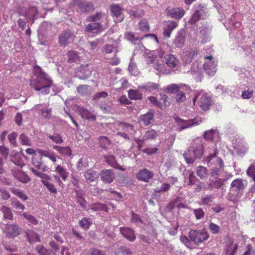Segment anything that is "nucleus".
<instances>
[{"label":"nucleus","instance_id":"nucleus-1","mask_svg":"<svg viewBox=\"0 0 255 255\" xmlns=\"http://www.w3.org/2000/svg\"><path fill=\"white\" fill-rule=\"evenodd\" d=\"M52 83L51 80L48 78L47 74L40 69L39 74L31 79L30 86L36 91L42 90V94H47L49 93V88Z\"/></svg>","mask_w":255,"mask_h":255},{"label":"nucleus","instance_id":"nucleus-2","mask_svg":"<svg viewBox=\"0 0 255 255\" xmlns=\"http://www.w3.org/2000/svg\"><path fill=\"white\" fill-rule=\"evenodd\" d=\"M244 188L245 185L243 179H236L233 180L228 195V200L234 203L237 202L243 195Z\"/></svg>","mask_w":255,"mask_h":255},{"label":"nucleus","instance_id":"nucleus-3","mask_svg":"<svg viewBox=\"0 0 255 255\" xmlns=\"http://www.w3.org/2000/svg\"><path fill=\"white\" fill-rule=\"evenodd\" d=\"M189 237L195 244L199 245L208 240L209 235L204 230H191L189 233Z\"/></svg>","mask_w":255,"mask_h":255},{"label":"nucleus","instance_id":"nucleus-4","mask_svg":"<svg viewBox=\"0 0 255 255\" xmlns=\"http://www.w3.org/2000/svg\"><path fill=\"white\" fill-rule=\"evenodd\" d=\"M204 152V147L200 143L196 147L188 149L183 154L185 159H196L201 158Z\"/></svg>","mask_w":255,"mask_h":255},{"label":"nucleus","instance_id":"nucleus-5","mask_svg":"<svg viewBox=\"0 0 255 255\" xmlns=\"http://www.w3.org/2000/svg\"><path fill=\"white\" fill-rule=\"evenodd\" d=\"M22 229L17 223L7 224L3 231L6 238L10 239L19 236Z\"/></svg>","mask_w":255,"mask_h":255},{"label":"nucleus","instance_id":"nucleus-6","mask_svg":"<svg viewBox=\"0 0 255 255\" xmlns=\"http://www.w3.org/2000/svg\"><path fill=\"white\" fill-rule=\"evenodd\" d=\"M127 37L131 41H137L139 39L143 40L145 44H151L154 42L159 43L157 36L154 34H148L145 35L141 38L135 37L134 33L132 32L127 33Z\"/></svg>","mask_w":255,"mask_h":255},{"label":"nucleus","instance_id":"nucleus-7","mask_svg":"<svg viewBox=\"0 0 255 255\" xmlns=\"http://www.w3.org/2000/svg\"><path fill=\"white\" fill-rule=\"evenodd\" d=\"M74 38V34L71 31H63L58 36V44L60 46L65 47L73 41Z\"/></svg>","mask_w":255,"mask_h":255},{"label":"nucleus","instance_id":"nucleus-8","mask_svg":"<svg viewBox=\"0 0 255 255\" xmlns=\"http://www.w3.org/2000/svg\"><path fill=\"white\" fill-rule=\"evenodd\" d=\"M75 4L78 7V11L82 13L86 14L92 13L95 9L94 4L92 2L80 1L77 0L75 2Z\"/></svg>","mask_w":255,"mask_h":255},{"label":"nucleus","instance_id":"nucleus-9","mask_svg":"<svg viewBox=\"0 0 255 255\" xmlns=\"http://www.w3.org/2000/svg\"><path fill=\"white\" fill-rule=\"evenodd\" d=\"M11 173L13 177L19 182L25 184L31 180V178L24 171L15 168H12Z\"/></svg>","mask_w":255,"mask_h":255},{"label":"nucleus","instance_id":"nucleus-10","mask_svg":"<svg viewBox=\"0 0 255 255\" xmlns=\"http://www.w3.org/2000/svg\"><path fill=\"white\" fill-rule=\"evenodd\" d=\"M166 15L171 18L179 19L185 13L184 9L181 7H167L165 9Z\"/></svg>","mask_w":255,"mask_h":255},{"label":"nucleus","instance_id":"nucleus-11","mask_svg":"<svg viewBox=\"0 0 255 255\" xmlns=\"http://www.w3.org/2000/svg\"><path fill=\"white\" fill-rule=\"evenodd\" d=\"M199 106L203 111L209 110L211 105V98L206 93L200 94L199 95Z\"/></svg>","mask_w":255,"mask_h":255},{"label":"nucleus","instance_id":"nucleus-12","mask_svg":"<svg viewBox=\"0 0 255 255\" xmlns=\"http://www.w3.org/2000/svg\"><path fill=\"white\" fill-rule=\"evenodd\" d=\"M110 10L115 22H120L123 20L124 16L122 14V8L121 6L117 4H112L110 6Z\"/></svg>","mask_w":255,"mask_h":255},{"label":"nucleus","instance_id":"nucleus-13","mask_svg":"<svg viewBox=\"0 0 255 255\" xmlns=\"http://www.w3.org/2000/svg\"><path fill=\"white\" fill-rule=\"evenodd\" d=\"M87 20L89 22H101L102 24L104 22L106 24L108 23V16L105 13L98 12L89 16Z\"/></svg>","mask_w":255,"mask_h":255},{"label":"nucleus","instance_id":"nucleus-14","mask_svg":"<svg viewBox=\"0 0 255 255\" xmlns=\"http://www.w3.org/2000/svg\"><path fill=\"white\" fill-rule=\"evenodd\" d=\"M120 233L130 242H134L136 239V236L133 230L130 228L122 227L120 228Z\"/></svg>","mask_w":255,"mask_h":255},{"label":"nucleus","instance_id":"nucleus-15","mask_svg":"<svg viewBox=\"0 0 255 255\" xmlns=\"http://www.w3.org/2000/svg\"><path fill=\"white\" fill-rule=\"evenodd\" d=\"M154 174L146 168L140 170L136 174V178L138 180L145 182H149L150 179L152 178Z\"/></svg>","mask_w":255,"mask_h":255},{"label":"nucleus","instance_id":"nucleus-16","mask_svg":"<svg viewBox=\"0 0 255 255\" xmlns=\"http://www.w3.org/2000/svg\"><path fill=\"white\" fill-rule=\"evenodd\" d=\"M34 108L43 118L50 119L52 117L51 109L48 106L44 107L42 104H37Z\"/></svg>","mask_w":255,"mask_h":255},{"label":"nucleus","instance_id":"nucleus-17","mask_svg":"<svg viewBox=\"0 0 255 255\" xmlns=\"http://www.w3.org/2000/svg\"><path fill=\"white\" fill-rule=\"evenodd\" d=\"M178 22L168 20L164 24L163 31V35L166 38H169L171 36L172 31L177 27Z\"/></svg>","mask_w":255,"mask_h":255},{"label":"nucleus","instance_id":"nucleus-18","mask_svg":"<svg viewBox=\"0 0 255 255\" xmlns=\"http://www.w3.org/2000/svg\"><path fill=\"white\" fill-rule=\"evenodd\" d=\"M154 114L149 111L148 113L142 115L139 118V122L141 126H148L154 121Z\"/></svg>","mask_w":255,"mask_h":255},{"label":"nucleus","instance_id":"nucleus-19","mask_svg":"<svg viewBox=\"0 0 255 255\" xmlns=\"http://www.w3.org/2000/svg\"><path fill=\"white\" fill-rule=\"evenodd\" d=\"M114 173L112 170H103L101 173V178L105 183H112L114 179Z\"/></svg>","mask_w":255,"mask_h":255},{"label":"nucleus","instance_id":"nucleus-20","mask_svg":"<svg viewBox=\"0 0 255 255\" xmlns=\"http://www.w3.org/2000/svg\"><path fill=\"white\" fill-rule=\"evenodd\" d=\"M217 64L214 61H206L204 64V69L210 76L214 75L217 71Z\"/></svg>","mask_w":255,"mask_h":255},{"label":"nucleus","instance_id":"nucleus-21","mask_svg":"<svg viewBox=\"0 0 255 255\" xmlns=\"http://www.w3.org/2000/svg\"><path fill=\"white\" fill-rule=\"evenodd\" d=\"M25 236L27 238V242L30 244L34 242H40L41 239L39 235L32 230H28L25 231Z\"/></svg>","mask_w":255,"mask_h":255},{"label":"nucleus","instance_id":"nucleus-22","mask_svg":"<svg viewBox=\"0 0 255 255\" xmlns=\"http://www.w3.org/2000/svg\"><path fill=\"white\" fill-rule=\"evenodd\" d=\"M148 100L152 103L154 106L160 107V105L165 106H168L169 102L167 101V97L166 95H163L161 99V101L158 102L155 97L153 96H150L148 98Z\"/></svg>","mask_w":255,"mask_h":255},{"label":"nucleus","instance_id":"nucleus-23","mask_svg":"<svg viewBox=\"0 0 255 255\" xmlns=\"http://www.w3.org/2000/svg\"><path fill=\"white\" fill-rule=\"evenodd\" d=\"M165 63L170 68H175L178 63V60L171 54H167L164 56Z\"/></svg>","mask_w":255,"mask_h":255},{"label":"nucleus","instance_id":"nucleus-24","mask_svg":"<svg viewBox=\"0 0 255 255\" xmlns=\"http://www.w3.org/2000/svg\"><path fill=\"white\" fill-rule=\"evenodd\" d=\"M37 153L39 154L41 158L45 157L49 159H56V156L55 154L50 150H43L37 149Z\"/></svg>","mask_w":255,"mask_h":255},{"label":"nucleus","instance_id":"nucleus-25","mask_svg":"<svg viewBox=\"0 0 255 255\" xmlns=\"http://www.w3.org/2000/svg\"><path fill=\"white\" fill-rule=\"evenodd\" d=\"M99 177V173L97 171L92 169H89L85 174V177L87 183H90L94 181Z\"/></svg>","mask_w":255,"mask_h":255},{"label":"nucleus","instance_id":"nucleus-26","mask_svg":"<svg viewBox=\"0 0 255 255\" xmlns=\"http://www.w3.org/2000/svg\"><path fill=\"white\" fill-rule=\"evenodd\" d=\"M0 210L3 214V218L6 220L12 221L13 220V214L11 209L5 205H2Z\"/></svg>","mask_w":255,"mask_h":255},{"label":"nucleus","instance_id":"nucleus-27","mask_svg":"<svg viewBox=\"0 0 255 255\" xmlns=\"http://www.w3.org/2000/svg\"><path fill=\"white\" fill-rule=\"evenodd\" d=\"M92 224V220L90 218L84 217L79 221V226L85 231L88 230Z\"/></svg>","mask_w":255,"mask_h":255},{"label":"nucleus","instance_id":"nucleus-28","mask_svg":"<svg viewBox=\"0 0 255 255\" xmlns=\"http://www.w3.org/2000/svg\"><path fill=\"white\" fill-rule=\"evenodd\" d=\"M10 191L14 195L20 198L22 201H25L28 199V197L21 190L12 187L10 188Z\"/></svg>","mask_w":255,"mask_h":255},{"label":"nucleus","instance_id":"nucleus-29","mask_svg":"<svg viewBox=\"0 0 255 255\" xmlns=\"http://www.w3.org/2000/svg\"><path fill=\"white\" fill-rule=\"evenodd\" d=\"M80 114L82 118L88 120H96V116L83 108H80L79 110Z\"/></svg>","mask_w":255,"mask_h":255},{"label":"nucleus","instance_id":"nucleus-30","mask_svg":"<svg viewBox=\"0 0 255 255\" xmlns=\"http://www.w3.org/2000/svg\"><path fill=\"white\" fill-rule=\"evenodd\" d=\"M90 209L93 211H105L107 213L109 212L107 206L100 203H96L90 205Z\"/></svg>","mask_w":255,"mask_h":255},{"label":"nucleus","instance_id":"nucleus-31","mask_svg":"<svg viewBox=\"0 0 255 255\" xmlns=\"http://www.w3.org/2000/svg\"><path fill=\"white\" fill-rule=\"evenodd\" d=\"M128 97L130 100H140L142 99V94L137 90L130 89L128 91Z\"/></svg>","mask_w":255,"mask_h":255},{"label":"nucleus","instance_id":"nucleus-32","mask_svg":"<svg viewBox=\"0 0 255 255\" xmlns=\"http://www.w3.org/2000/svg\"><path fill=\"white\" fill-rule=\"evenodd\" d=\"M159 87V84L153 82H148L145 85L139 86V88L144 89L149 92H152L157 90Z\"/></svg>","mask_w":255,"mask_h":255},{"label":"nucleus","instance_id":"nucleus-33","mask_svg":"<svg viewBox=\"0 0 255 255\" xmlns=\"http://www.w3.org/2000/svg\"><path fill=\"white\" fill-rule=\"evenodd\" d=\"M35 249L38 255H54V252L52 250L47 249L43 245H38L36 247Z\"/></svg>","mask_w":255,"mask_h":255},{"label":"nucleus","instance_id":"nucleus-34","mask_svg":"<svg viewBox=\"0 0 255 255\" xmlns=\"http://www.w3.org/2000/svg\"><path fill=\"white\" fill-rule=\"evenodd\" d=\"M103 28V25L101 22H93L86 25L85 30L87 32H91L93 30L101 29Z\"/></svg>","mask_w":255,"mask_h":255},{"label":"nucleus","instance_id":"nucleus-35","mask_svg":"<svg viewBox=\"0 0 255 255\" xmlns=\"http://www.w3.org/2000/svg\"><path fill=\"white\" fill-rule=\"evenodd\" d=\"M202 123V119L201 118L196 117L193 120L187 121L185 122V125L181 127V129H185L192 126L193 125H198Z\"/></svg>","mask_w":255,"mask_h":255},{"label":"nucleus","instance_id":"nucleus-36","mask_svg":"<svg viewBox=\"0 0 255 255\" xmlns=\"http://www.w3.org/2000/svg\"><path fill=\"white\" fill-rule=\"evenodd\" d=\"M237 151V154L240 156L245 155L248 151V146L247 144L241 143L235 147Z\"/></svg>","mask_w":255,"mask_h":255},{"label":"nucleus","instance_id":"nucleus-37","mask_svg":"<svg viewBox=\"0 0 255 255\" xmlns=\"http://www.w3.org/2000/svg\"><path fill=\"white\" fill-rule=\"evenodd\" d=\"M238 245L235 244L233 246V243H231L229 245L226 247L225 249V253L226 255H235L236 254Z\"/></svg>","mask_w":255,"mask_h":255},{"label":"nucleus","instance_id":"nucleus-38","mask_svg":"<svg viewBox=\"0 0 255 255\" xmlns=\"http://www.w3.org/2000/svg\"><path fill=\"white\" fill-rule=\"evenodd\" d=\"M11 207L16 210H24L25 207L17 198H13L10 200Z\"/></svg>","mask_w":255,"mask_h":255},{"label":"nucleus","instance_id":"nucleus-39","mask_svg":"<svg viewBox=\"0 0 255 255\" xmlns=\"http://www.w3.org/2000/svg\"><path fill=\"white\" fill-rule=\"evenodd\" d=\"M198 51L197 49H190L187 53H185L183 58L186 59V61L188 62H191L193 58L198 54Z\"/></svg>","mask_w":255,"mask_h":255},{"label":"nucleus","instance_id":"nucleus-40","mask_svg":"<svg viewBox=\"0 0 255 255\" xmlns=\"http://www.w3.org/2000/svg\"><path fill=\"white\" fill-rule=\"evenodd\" d=\"M41 182L51 194H57V190L54 184L44 179L41 180Z\"/></svg>","mask_w":255,"mask_h":255},{"label":"nucleus","instance_id":"nucleus-41","mask_svg":"<svg viewBox=\"0 0 255 255\" xmlns=\"http://www.w3.org/2000/svg\"><path fill=\"white\" fill-rule=\"evenodd\" d=\"M100 146L103 148H107L111 144L110 139L106 136H101L98 138Z\"/></svg>","mask_w":255,"mask_h":255},{"label":"nucleus","instance_id":"nucleus-42","mask_svg":"<svg viewBox=\"0 0 255 255\" xmlns=\"http://www.w3.org/2000/svg\"><path fill=\"white\" fill-rule=\"evenodd\" d=\"M197 174L201 179H204L208 176V171L207 168L200 166L198 167Z\"/></svg>","mask_w":255,"mask_h":255},{"label":"nucleus","instance_id":"nucleus-43","mask_svg":"<svg viewBox=\"0 0 255 255\" xmlns=\"http://www.w3.org/2000/svg\"><path fill=\"white\" fill-rule=\"evenodd\" d=\"M223 185V181L222 180L221 178L218 180H216L215 181H211V183L208 184V189H219Z\"/></svg>","mask_w":255,"mask_h":255},{"label":"nucleus","instance_id":"nucleus-44","mask_svg":"<svg viewBox=\"0 0 255 255\" xmlns=\"http://www.w3.org/2000/svg\"><path fill=\"white\" fill-rule=\"evenodd\" d=\"M215 198L214 195H208L203 197L201 199V202L202 205L210 206L211 205L212 202Z\"/></svg>","mask_w":255,"mask_h":255},{"label":"nucleus","instance_id":"nucleus-45","mask_svg":"<svg viewBox=\"0 0 255 255\" xmlns=\"http://www.w3.org/2000/svg\"><path fill=\"white\" fill-rule=\"evenodd\" d=\"M21 216L26 219L31 224L37 225L38 224V220L34 216L28 214L27 213L24 212L22 214Z\"/></svg>","mask_w":255,"mask_h":255},{"label":"nucleus","instance_id":"nucleus-46","mask_svg":"<svg viewBox=\"0 0 255 255\" xmlns=\"http://www.w3.org/2000/svg\"><path fill=\"white\" fill-rule=\"evenodd\" d=\"M68 61L69 62H76L79 60V57L77 52L70 50L68 52Z\"/></svg>","mask_w":255,"mask_h":255},{"label":"nucleus","instance_id":"nucleus-47","mask_svg":"<svg viewBox=\"0 0 255 255\" xmlns=\"http://www.w3.org/2000/svg\"><path fill=\"white\" fill-rule=\"evenodd\" d=\"M157 136V133L156 130L150 129L148 130L144 135V137L146 139H154L156 138Z\"/></svg>","mask_w":255,"mask_h":255},{"label":"nucleus","instance_id":"nucleus-48","mask_svg":"<svg viewBox=\"0 0 255 255\" xmlns=\"http://www.w3.org/2000/svg\"><path fill=\"white\" fill-rule=\"evenodd\" d=\"M19 140L20 143L22 145L30 146L31 145V140L24 133H21L19 135Z\"/></svg>","mask_w":255,"mask_h":255},{"label":"nucleus","instance_id":"nucleus-49","mask_svg":"<svg viewBox=\"0 0 255 255\" xmlns=\"http://www.w3.org/2000/svg\"><path fill=\"white\" fill-rule=\"evenodd\" d=\"M90 86L87 85H80L77 87V91L78 93L81 95H87L89 91Z\"/></svg>","mask_w":255,"mask_h":255},{"label":"nucleus","instance_id":"nucleus-50","mask_svg":"<svg viewBox=\"0 0 255 255\" xmlns=\"http://www.w3.org/2000/svg\"><path fill=\"white\" fill-rule=\"evenodd\" d=\"M54 148L59 150L60 152L63 154H66L68 156L71 155V150L69 147H61L58 146H54Z\"/></svg>","mask_w":255,"mask_h":255},{"label":"nucleus","instance_id":"nucleus-51","mask_svg":"<svg viewBox=\"0 0 255 255\" xmlns=\"http://www.w3.org/2000/svg\"><path fill=\"white\" fill-rule=\"evenodd\" d=\"M107 162L110 164L113 168L121 170L122 171H125L126 168L124 167L123 166L120 165L119 163H117V160H106Z\"/></svg>","mask_w":255,"mask_h":255},{"label":"nucleus","instance_id":"nucleus-52","mask_svg":"<svg viewBox=\"0 0 255 255\" xmlns=\"http://www.w3.org/2000/svg\"><path fill=\"white\" fill-rule=\"evenodd\" d=\"M115 47L112 44H106L102 48V51L104 54L111 53L115 50Z\"/></svg>","mask_w":255,"mask_h":255},{"label":"nucleus","instance_id":"nucleus-53","mask_svg":"<svg viewBox=\"0 0 255 255\" xmlns=\"http://www.w3.org/2000/svg\"><path fill=\"white\" fill-rule=\"evenodd\" d=\"M200 17L201 14L199 10H196L192 15L191 18L189 20V22L192 24H195L200 19Z\"/></svg>","mask_w":255,"mask_h":255},{"label":"nucleus","instance_id":"nucleus-54","mask_svg":"<svg viewBox=\"0 0 255 255\" xmlns=\"http://www.w3.org/2000/svg\"><path fill=\"white\" fill-rule=\"evenodd\" d=\"M193 213L196 219L200 220L203 218L205 215V212L202 208L195 209L193 210Z\"/></svg>","mask_w":255,"mask_h":255},{"label":"nucleus","instance_id":"nucleus-55","mask_svg":"<svg viewBox=\"0 0 255 255\" xmlns=\"http://www.w3.org/2000/svg\"><path fill=\"white\" fill-rule=\"evenodd\" d=\"M49 137L53 142L57 144L61 143L63 141L62 136L57 133L54 134L53 135H49Z\"/></svg>","mask_w":255,"mask_h":255},{"label":"nucleus","instance_id":"nucleus-56","mask_svg":"<svg viewBox=\"0 0 255 255\" xmlns=\"http://www.w3.org/2000/svg\"><path fill=\"white\" fill-rule=\"evenodd\" d=\"M139 29L143 31H148L149 30V25L146 20H142L139 23Z\"/></svg>","mask_w":255,"mask_h":255},{"label":"nucleus","instance_id":"nucleus-57","mask_svg":"<svg viewBox=\"0 0 255 255\" xmlns=\"http://www.w3.org/2000/svg\"><path fill=\"white\" fill-rule=\"evenodd\" d=\"M74 190L77 195L78 202L82 208H85L86 207V201L83 196L79 195V191L78 190L76 189H74Z\"/></svg>","mask_w":255,"mask_h":255},{"label":"nucleus","instance_id":"nucleus-58","mask_svg":"<svg viewBox=\"0 0 255 255\" xmlns=\"http://www.w3.org/2000/svg\"><path fill=\"white\" fill-rule=\"evenodd\" d=\"M16 133L13 132L8 135V139L10 142V144L12 145L13 146H17V142L16 141V138L17 137Z\"/></svg>","mask_w":255,"mask_h":255},{"label":"nucleus","instance_id":"nucleus-59","mask_svg":"<svg viewBox=\"0 0 255 255\" xmlns=\"http://www.w3.org/2000/svg\"><path fill=\"white\" fill-rule=\"evenodd\" d=\"M217 153V150L214 147H209L208 154L207 155L206 159H212L216 156Z\"/></svg>","mask_w":255,"mask_h":255},{"label":"nucleus","instance_id":"nucleus-60","mask_svg":"<svg viewBox=\"0 0 255 255\" xmlns=\"http://www.w3.org/2000/svg\"><path fill=\"white\" fill-rule=\"evenodd\" d=\"M198 180V179L195 176L193 172L189 171L188 185H194Z\"/></svg>","mask_w":255,"mask_h":255},{"label":"nucleus","instance_id":"nucleus-61","mask_svg":"<svg viewBox=\"0 0 255 255\" xmlns=\"http://www.w3.org/2000/svg\"><path fill=\"white\" fill-rule=\"evenodd\" d=\"M247 174L248 176L253 178L255 182V166L254 165H251L247 170Z\"/></svg>","mask_w":255,"mask_h":255},{"label":"nucleus","instance_id":"nucleus-62","mask_svg":"<svg viewBox=\"0 0 255 255\" xmlns=\"http://www.w3.org/2000/svg\"><path fill=\"white\" fill-rule=\"evenodd\" d=\"M209 229L212 234H218L220 231V227L216 224L211 223L209 225Z\"/></svg>","mask_w":255,"mask_h":255},{"label":"nucleus","instance_id":"nucleus-63","mask_svg":"<svg viewBox=\"0 0 255 255\" xmlns=\"http://www.w3.org/2000/svg\"><path fill=\"white\" fill-rule=\"evenodd\" d=\"M108 93L105 91L101 92L96 93L93 96V100L95 101H98L101 98L105 99L108 96Z\"/></svg>","mask_w":255,"mask_h":255},{"label":"nucleus","instance_id":"nucleus-64","mask_svg":"<svg viewBox=\"0 0 255 255\" xmlns=\"http://www.w3.org/2000/svg\"><path fill=\"white\" fill-rule=\"evenodd\" d=\"M89 253L90 255H106L104 252L96 248L91 249L89 251Z\"/></svg>","mask_w":255,"mask_h":255}]
</instances>
